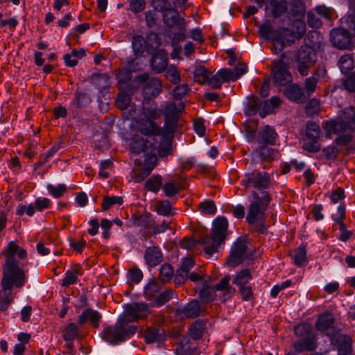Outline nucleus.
Wrapping results in <instances>:
<instances>
[{
	"label": "nucleus",
	"instance_id": "680f3d73",
	"mask_svg": "<svg viewBox=\"0 0 355 355\" xmlns=\"http://www.w3.org/2000/svg\"><path fill=\"white\" fill-rule=\"evenodd\" d=\"M200 297L206 302L214 300L216 297L215 288L212 286H204L200 291Z\"/></svg>",
	"mask_w": 355,
	"mask_h": 355
},
{
	"label": "nucleus",
	"instance_id": "7c9ffc66",
	"mask_svg": "<svg viewBox=\"0 0 355 355\" xmlns=\"http://www.w3.org/2000/svg\"><path fill=\"white\" fill-rule=\"evenodd\" d=\"M230 276L226 275L218 284L212 286L215 288L216 292L217 291L224 292L223 297L225 300L232 297L236 292L235 288L230 285Z\"/></svg>",
	"mask_w": 355,
	"mask_h": 355
},
{
	"label": "nucleus",
	"instance_id": "6e6552de",
	"mask_svg": "<svg viewBox=\"0 0 355 355\" xmlns=\"http://www.w3.org/2000/svg\"><path fill=\"white\" fill-rule=\"evenodd\" d=\"M136 331V327L130 324L125 320H119L114 326H109L104 330V338L111 344L130 338Z\"/></svg>",
	"mask_w": 355,
	"mask_h": 355
},
{
	"label": "nucleus",
	"instance_id": "052dcab7",
	"mask_svg": "<svg viewBox=\"0 0 355 355\" xmlns=\"http://www.w3.org/2000/svg\"><path fill=\"white\" fill-rule=\"evenodd\" d=\"M165 71L166 76L171 83L177 85L180 82V73L175 66L171 64Z\"/></svg>",
	"mask_w": 355,
	"mask_h": 355
},
{
	"label": "nucleus",
	"instance_id": "8fccbe9b",
	"mask_svg": "<svg viewBox=\"0 0 355 355\" xmlns=\"http://www.w3.org/2000/svg\"><path fill=\"white\" fill-rule=\"evenodd\" d=\"M156 212L161 216H167L173 215L171 202L167 200H158L155 204Z\"/></svg>",
	"mask_w": 355,
	"mask_h": 355
},
{
	"label": "nucleus",
	"instance_id": "f3484780",
	"mask_svg": "<svg viewBox=\"0 0 355 355\" xmlns=\"http://www.w3.org/2000/svg\"><path fill=\"white\" fill-rule=\"evenodd\" d=\"M137 127L140 132L146 136H159L162 134V128L157 125L155 121L145 117L137 121Z\"/></svg>",
	"mask_w": 355,
	"mask_h": 355
},
{
	"label": "nucleus",
	"instance_id": "20e7f679",
	"mask_svg": "<svg viewBox=\"0 0 355 355\" xmlns=\"http://www.w3.org/2000/svg\"><path fill=\"white\" fill-rule=\"evenodd\" d=\"M228 221L224 216H218L214 220L211 236H206L202 239L204 250L207 254L211 256L217 251L219 245L226 236Z\"/></svg>",
	"mask_w": 355,
	"mask_h": 355
},
{
	"label": "nucleus",
	"instance_id": "f03ea898",
	"mask_svg": "<svg viewBox=\"0 0 355 355\" xmlns=\"http://www.w3.org/2000/svg\"><path fill=\"white\" fill-rule=\"evenodd\" d=\"M271 200L268 191L252 192V199L249 200L247 207L245 221L250 225H255L256 230L261 234L267 231L265 222L267 218L266 211Z\"/></svg>",
	"mask_w": 355,
	"mask_h": 355
},
{
	"label": "nucleus",
	"instance_id": "2eb2a0df",
	"mask_svg": "<svg viewBox=\"0 0 355 355\" xmlns=\"http://www.w3.org/2000/svg\"><path fill=\"white\" fill-rule=\"evenodd\" d=\"M331 42L339 49H347L352 45L351 33L345 28H335L331 31Z\"/></svg>",
	"mask_w": 355,
	"mask_h": 355
},
{
	"label": "nucleus",
	"instance_id": "864d4df0",
	"mask_svg": "<svg viewBox=\"0 0 355 355\" xmlns=\"http://www.w3.org/2000/svg\"><path fill=\"white\" fill-rule=\"evenodd\" d=\"M209 73L205 67H196L193 72L194 80L200 85H203L207 81Z\"/></svg>",
	"mask_w": 355,
	"mask_h": 355
},
{
	"label": "nucleus",
	"instance_id": "bf43d9fd",
	"mask_svg": "<svg viewBox=\"0 0 355 355\" xmlns=\"http://www.w3.org/2000/svg\"><path fill=\"white\" fill-rule=\"evenodd\" d=\"M318 83V78L315 76L306 78L304 84V93L309 96L313 94L316 90Z\"/></svg>",
	"mask_w": 355,
	"mask_h": 355
},
{
	"label": "nucleus",
	"instance_id": "6e6d98bb",
	"mask_svg": "<svg viewBox=\"0 0 355 355\" xmlns=\"http://www.w3.org/2000/svg\"><path fill=\"white\" fill-rule=\"evenodd\" d=\"M339 153V149L336 146H328L322 150L320 157H324L326 160L334 162Z\"/></svg>",
	"mask_w": 355,
	"mask_h": 355
},
{
	"label": "nucleus",
	"instance_id": "a18cd8bd",
	"mask_svg": "<svg viewBox=\"0 0 355 355\" xmlns=\"http://www.w3.org/2000/svg\"><path fill=\"white\" fill-rule=\"evenodd\" d=\"M132 47L137 56L141 55L146 49L145 38L141 35H135L132 40Z\"/></svg>",
	"mask_w": 355,
	"mask_h": 355
},
{
	"label": "nucleus",
	"instance_id": "0e129e2a",
	"mask_svg": "<svg viewBox=\"0 0 355 355\" xmlns=\"http://www.w3.org/2000/svg\"><path fill=\"white\" fill-rule=\"evenodd\" d=\"M36 211L35 205L31 203L28 205L19 204L16 208V214L19 216H22L26 214L28 216L32 217Z\"/></svg>",
	"mask_w": 355,
	"mask_h": 355
},
{
	"label": "nucleus",
	"instance_id": "37998d69",
	"mask_svg": "<svg viewBox=\"0 0 355 355\" xmlns=\"http://www.w3.org/2000/svg\"><path fill=\"white\" fill-rule=\"evenodd\" d=\"M183 188L180 181H170L166 182L163 187V191L166 197L171 198L177 195Z\"/></svg>",
	"mask_w": 355,
	"mask_h": 355
},
{
	"label": "nucleus",
	"instance_id": "72a5a7b5",
	"mask_svg": "<svg viewBox=\"0 0 355 355\" xmlns=\"http://www.w3.org/2000/svg\"><path fill=\"white\" fill-rule=\"evenodd\" d=\"M184 109V105L183 103L177 105L174 102H167L164 109V114L165 117L179 119L180 113Z\"/></svg>",
	"mask_w": 355,
	"mask_h": 355
},
{
	"label": "nucleus",
	"instance_id": "7ed1b4c3",
	"mask_svg": "<svg viewBox=\"0 0 355 355\" xmlns=\"http://www.w3.org/2000/svg\"><path fill=\"white\" fill-rule=\"evenodd\" d=\"M306 24L304 21L300 20L293 23L291 29L280 28L275 29L269 22L262 24V33L266 37H275V40L283 42L285 46H291L297 40H300L306 33Z\"/></svg>",
	"mask_w": 355,
	"mask_h": 355
},
{
	"label": "nucleus",
	"instance_id": "5fc2aeb1",
	"mask_svg": "<svg viewBox=\"0 0 355 355\" xmlns=\"http://www.w3.org/2000/svg\"><path fill=\"white\" fill-rule=\"evenodd\" d=\"M145 19L148 27H156L159 20V11L155 8L146 11L145 12Z\"/></svg>",
	"mask_w": 355,
	"mask_h": 355
},
{
	"label": "nucleus",
	"instance_id": "f704fd0d",
	"mask_svg": "<svg viewBox=\"0 0 355 355\" xmlns=\"http://www.w3.org/2000/svg\"><path fill=\"white\" fill-rule=\"evenodd\" d=\"M338 67L343 74H347L355 67V62L352 54L343 55L338 61Z\"/></svg>",
	"mask_w": 355,
	"mask_h": 355
},
{
	"label": "nucleus",
	"instance_id": "473e14b6",
	"mask_svg": "<svg viewBox=\"0 0 355 355\" xmlns=\"http://www.w3.org/2000/svg\"><path fill=\"white\" fill-rule=\"evenodd\" d=\"M206 329V322L203 320H195L189 328V336L195 340L202 338Z\"/></svg>",
	"mask_w": 355,
	"mask_h": 355
},
{
	"label": "nucleus",
	"instance_id": "58836bf2",
	"mask_svg": "<svg viewBox=\"0 0 355 355\" xmlns=\"http://www.w3.org/2000/svg\"><path fill=\"white\" fill-rule=\"evenodd\" d=\"M257 156L262 160L271 161L277 159L279 155V152L272 148H269L267 145L260 146L255 150Z\"/></svg>",
	"mask_w": 355,
	"mask_h": 355
},
{
	"label": "nucleus",
	"instance_id": "3c124183",
	"mask_svg": "<svg viewBox=\"0 0 355 355\" xmlns=\"http://www.w3.org/2000/svg\"><path fill=\"white\" fill-rule=\"evenodd\" d=\"M162 185V179L159 175H153L145 183V188L153 193H157Z\"/></svg>",
	"mask_w": 355,
	"mask_h": 355
},
{
	"label": "nucleus",
	"instance_id": "0eeeda50",
	"mask_svg": "<svg viewBox=\"0 0 355 355\" xmlns=\"http://www.w3.org/2000/svg\"><path fill=\"white\" fill-rule=\"evenodd\" d=\"M317 51L309 45L301 46L294 54L295 68L300 76H308L311 67L317 62Z\"/></svg>",
	"mask_w": 355,
	"mask_h": 355
},
{
	"label": "nucleus",
	"instance_id": "09e8293b",
	"mask_svg": "<svg viewBox=\"0 0 355 355\" xmlns=\"http://www.w3.org/2000/svg\"><path fill=\"white\" fill-rule=\"evenodd\" d=\"M78 327L73 322L69 323L62 331V338L65 341H71L78 335Z\"/></svg>",
	"mask_w": 355,
	"mask_h": 355
},
{
	"label": "nucleus",
	"instance_id": "1a4fd4ad",
	"mask_svg": "<svg viewBox=\"0 0 355 355\" xmlns=\"http://www.w3.org/2000/svg\"><path fill=\"white\" fill-rule=\"evenodd\" d=\"M270 175L267 172L252 171L244 175L241 181V184L246 189L254 188L260 191H266L270 185Z\"/></svg>",
	"mask_w": 355,
	"mask_h": 355
},
{
	"label": "nucleus",
	"instance_id": "393cba45",
	"mask_svg": "<svg viewBox=\"0 0 355 355\" xmlns=\"http://www.w3.org/2000/svg\"><path fill=\"white\" fill-rule=\"evenodd\" d=\"M144 259L150 267H155L162 261V253L159 247L153 246L146 248L144 254Z\"/></svg>",
	"mask_w": 355,
	"mask_h": 355
},
{
	"label": "nucleus",
	"instance_id": "e433bc0d",
	"mask_svg": "<svg viewBox=\"0 0 355 355\" xmlns=\"http://www.w3.org/2000/svg\"><path fill=\"white\" fill-rule=\"evenodd\" d=\"M15 293L12 290H6L1 288L0 291V311L4 312L7 311L10 305L13 302Z\"/></svg>",
	"mask_w": 355,
	"mask_h": 355
},
{
	"label": "nucleus",
	"instance_id": "9b49d317",
	"mask_svg": "<svg viewBox=\"0 0 355 355\" xmlns=\"http://www.w3.org/2000/svg\"><path fill=\"white\" fill-rule=\"evenodd\" d=\"M331 344L337 351L338 355H352L353 352L352 337L347 334L328 335Z\"/></svg>",
	"mask_w": 355,
	"mask_h": 355
},
{
	"label": "nucleus",
	"instance_id": "a211bd4d",
	"mask_svg": "<svg viewBox=\"0 0 355 355\" xmlns=\"http://www.w3.org/2000/svg\"><path fill=\"white\" fill-rule=\"evenodd\" d=\"M318 347V338L316 336L301 338L293 344V348L297 353L304 352H313Z\"/></svg>",
	"mask_w": 355,
	"mask_h": 355
},
{
	"label": "nucleus",
	"instance_id": "4468645a",
	"mask_svg": "<svg viewBox=\"0 0 355 355\" xmlns=\"http://www.w3.org/2000/svg\"><path fill=\"white\" fill-rule=\"evenodd\" d=\"M156 148L155 139L150 137L144 139L140 135H135L132 139L130 144V151L135 155H139L141 153H148V152H154Z\"/></svg>",
	"mask_w": 355,
	"mask_h": 355
},
{
	"label": "nucleus",
	"instance_id": "39448f33",
	"mask_svg": "<svg viewBox=\"0 0 355 355\" xmlns=\"http://www.w3.org/2000/svg\"><path fill=\"white\" fill-rule=\"evenodd\" d=\"M292 62L290 51L282 53L279 58L272 61L271 76L275 85L284 86L292 81V75L289 71Z\"/></svg>",
	"mask_w": 355,
	"mask_h": 355
},
{
	"label": "nucleus",
	"instance_id": "f257e3e1",
	"mask_svg": "<svg viewBox=\"0 0 355 355\" xmlns=\"http://www.w3.org/2000/svg\"><path fill=\"white\" fill-rule=\"evenodd\" d=\"M27 251L21 248L16 241H10L3 249L1 254L5 257L2 265L1 288L12 290L21 288L28 282L27 270H25L16 259L24 260L27 258Z\"/></svg>",
	"mask_w": 355,
	"mask_h": 355
},
{
	"label": "nucleus",
	"instance_id": "338daca9",
	"mask_svg": "<svg viewBox=\"0 0 355 355\" xmlns=\"http://www.w3.org/2000/svg\"><path fill=\"white\" fill-rule=\"evenodd\" d=\"M175 293L173 290L168 289L161 293L155 300L156 305L162 306L173 299L175 296Z\"/></svg>",
	"mask_w": 355,
	"mask_h": 355
},
{
	"label": "nucleus",
	"instance_id": "a19ab883",
	"mask_svg": "<svg viewBox=\"0 0 355 355\" xmlns=\"http://www.w3.org/2000/svg\"><path fill=\"white\" fill-rule=\"evenodd\" d=\"M144 338L148 344L159 342L162 340L163 332L155 327L147 328L144 332Z\"/></svg>",
	"mask_w": 355,
	"mask_h": 355
},
{
	"label": "nucleus",
	"instance_id": "4c0bfd02",
	"mask_svg": "<svg viewBox=\"0 0 355 355\" xmlns=\"http://www.w3.org/2000/svg\"><path fill=\"white\" fill-rule=\"evenodd\" d=\"M269 5L270 12L275 17L282 16L288 9V4L286 0H270Z\"/></svg>",
	"mask_w": 355,
	"mask_h": 355
},
{
	"label": "nucleus",
	"instance_id": "412c9836",
	"mask_svg": "<svg viewBox=\"0 0 355 355\" xmlns=\"http://www.w3.org/2000/svg\"><path fill=\"white\" fill-rule=\"evenodd\" d=\"M142 115L146 119L155 121L160 117L161 111L155 101L145 97L143 101Z\"/></svg>",
	"mask_w": 355,
	"mask_h": 355
},
{
	"label": "nucleus",
	"instance_id": "e2e57ef3",
	"mask_svg": "<svg viewBox=\"0 0 355 355\" xmlns=\"http://www.w3.org/2000/svg\"><path fill=\"white\" fill-rule=\"evenodd\" d=\"M113 168V162L111 159H105L101 162L99 176L103 179H106L110 177V171Z\"/></svg>",
	"mask_w": 355,
	"mask_h": 355
},
{
	"label": "nucleus",
	"instance_id": "de8ad7c7",
	"mask_svg": "<svg viewBox=\"0 0 355 355\" xmlns=\"http://www.w3.org/2000/svg\"><path fill=\"white\" fill-rule=\"evenodd\" d=\"M46 189L49 193L54 198H59L63 196L68 191V187L63 183L53 185L49 184L46 186Z\"/></svg>",
	"mask_w": 355,
	"mask_h": 355
},
{
	"label": "nucleus",
	"instance_id": "b1692460",
	"mask_svg": "<svg viewBox=\"0 0 355 355\" xmlns=\"http://www.w3.org/2000/svg\"><path fill=\"white\" fill-rule=\"evenodd\" d=\"M289 256L295 266L299 268L305 266L308 263L306 244L302 243L297 248L291 251Z\"/></svg>",
	"mask_w": 355,
	"mask_h": 355
},
{
	"label": "nucleus",
	"instance_id": "ddd939ff",
	"mask_svg": "<svg viewBox=\"0 0 355 355\" xmlns=\"http://www.w3.org/2000/svg\"><path fill=\"white\" fill-rule=\"evenodd\" d=\"M247 251V240L245 237H239L234 242L231 250L228 263L232 266H239L245 258Z\"/></svg>",
	"mask_w": 355,
	"mask_h": 355
},
{
	"label": "nucleus",
	"instance_id": "c03bdc74",
	"mask_svg": "<svg viewBox=\"0 0 355 355\" xmlns=\"http://www.w3.org/2000/svg\"><path fill=\"white\" fill-rule=\"evenodd\" d=\"M261 107V101L259 98L254 96L250 97L245 107V114L249 116H254L258 112H259Z\"/></svg>",
	"mask_w": 355,
	"mask_h": 355
},
{
	"label": "nucleus",
	"instance_id": "a878e982",
	"mask_svg": "<svg viewBox=\"0 0 355 355\" xmlns=\"http://www.w3.org/2000/svg\"><path fill=\"white\" fill-rule=\"evenodd\" d=\"M288 14L293 19V22L302 20L306 14V7L304 3L301 0H294L291 3Z\"/></svg>",
	"mask_w": 355,
	"mask_h": 355
},
{
	"label": "nucleus",
	"instance_id": "ea45409f",
	"mask_svg": "<svg viewBox=\"0 0 355 355\" xmlns=\"http://www.w3.org/2000/svg\"><path fill=\"white\" fill-rule=\"evenodd\" d=\"M252 279V274L249 268L242 269L237 272L233 280V284L238 287L246 286Z\"/></svg>",
	"mask_w": 355,
	"mask_h": 355
},
{
	"label": "nucleus",
	"instance_id": "69168bd1",
	"mask_svg": "<svg viewBox=\"0 0 355 355\" xmlns=\"http://www.w3.org/2000/svg\"><path fill=\"white\" fill-rule=\"evenodd\" d=\"M199 209L201 213L207 215H214L216 212V207L211 200H205L199 205Z\"/></svg>",
	"mask_w": 355,
	"mask_h": 355
},
{
	"label": "nucleus",
	"instance_id": "9d476101",
	"mask_svg": "<svg viewBox=\"0 0 355 355\" xmlns=\"http://www.w3.org/2000/svg\"><path fill=\"white\" fill-rule=\"evenodd\" d=\"M321 134L320 125L313 121H309L306 125L305 139L302 148L309 153H318L321 148L318 139Z\"/></svg>",
	"mask_w": 355,
	"mask_h": 355
},
{
	"label": "nucleus",
	"instance_id": "6ab92c4d",
	"mask_svg": "<svg viewBox=\"0 0 355 355\" xmlns=\"http://www.w3.org/2000/svg\"><path fill=\"white\" fill-rule=\"evenodd\" d=\"M83 274V269L80 263L73 265L65 272L64 277L61 281V286L67 288L77 283L78 277Z\"/></svg>",
	"mask_w": 355,
	"mask_h": 355
},
{
	"label": "nucleus",
	"instance_id": "774afa93",
	"mask_svg": "<svg viewBox=\"0 0 355 355\" xmlns=\"http://www.w3.org/2000/svg\"><path fill=\"white\" fill-rule=\"evenodd\" d=\"M343 25L347 26L355 36V12L347 14L340 19Z\"/></svg>",
	"mask_w": 355,
	"mask_h": 355
},
{
	"label": "nucleus",
	"instance_id": "603ef678",
	"mask_svg": "<svg viewBox=\"0 0 355 355\" xmlns=\"http://www.w3.org/2000/svg\"><path fill=\"white\" fill-rule=\"evenodd\" d=\"M123 203V199L121 196H107L103 198L102 209L107 211L115 205H121Z\"/></svg>",
	"mask_w": 355,
	"mask_h": 355
},
{
	"label": "nucleus",
	"instance_id": "5701e85b",
	"mask_svg": "<svg viewBox=\"0 0 355 355\" xmlns=\"http://www.w3.org/2000/svg\"><path fill=\"white\" fill-rule=\"evenodd\" d=\"M277 136L273 127L266 125L259 131L257 141L259 144L275 145Z\"/></svg>",
	"mask_w": 355,
	"mask_h": 355
},
{
	"label": "nucleus",
	"instance_id": "2f4dec72",
	"mask_svg": "<svg viewBox=\"0 0 355 355\" xmlns=\"http://www.w3.org/2000/svg\"><path fill=\"white\" fill-rule=\"evenodd\" d=\"M162 90V83L157 78H150L143 89L144 94L147 96H157Z\"/></svg>",
	"mask_w": 355,
	"mask_h": 355
},
{
	"label": "nucleus",
	"instance_id": "bb28decb",
	"mask_svg": "<svg viewBox=\"0 0 355 355\" xmlns=\"http://www.w3.org/2000/svg\"><path fill=\"white\" fill-rule=\"evenodd\" d=\"M131 93L127 94L124 91H121L119 92L117 96V99L116 101V105L118 108L121 110H125L128 107H130V111L133 112V114L130 113L129 116H125L124 117L129 120L131 118L132 115L135 114V105H131Z\"/></svg>",
	"mask_w": 355,
	"mask_h": 355
},
{
	"label": "nucleus",
	"instance_id": "cd10ccee",
	"mask_svg": "<svg viewBox=\"0 0 355 355\" xmlns=\"http://www.w3.org/2000/svg\"><path fill=\"white\" fill-rule=\"evenodd\" d=\"M201 311L200 304L198 300H193L187 304L184 307L180 308L177 312L183 314L189 318H194L198 317Z\"/></svg>",
	"mask_w": 355,
	"mask_h": 355
},
{
	"label": "nucleus",
	"instance_id": "c9c22d12",
	"mask_svg": "<svg viewBox=\"0 0 355 355\" xmlns=\"http://www.w3.org/2000/svg\"><path fill=\"white\" fill-rule=\"evenodd\" d=\"M334 322V320L331 314H321L315 322V327L318 331L324 332L333 326Z\"/></svg>",
	"mask_w": 355,
	"mask_h": 355
},
{
	"label": "nucleus",
	"instance_id": "423d86ee",
	"mask_svg": "<svg viewBox=\"0 0 355 355\" xmlns=\"http://www.w3.org/2000/svg\"><path fill=\"white\" fill-rule=\"evenodd\" d=\"M341 119L326 121L324 128L329 137L331 135H340L347 129L355 131V107L350 105L341 111Z\"/></svg>",
	"mask_w": 355,
	"mask_h": 355
},
{
	"label": "nucleus",
	"instance_id": "dca6fc26",
	"mask_svg": "<svg viewBox=\"0 0 355 355\" xmlns=\"http://www.w3.org/2000/svg\"><path fill=\"white\" fill-rule=\"evenodd\" d=\"M162 17L163 23L169 28L176 27L178 29H184L187 27L184 18L180 16L177 9L173 7L162 13Z\"/></svg>",
	"mask_w": 355,
	"mask_h": 355
},
{
	"label": "nucleus",
	"instance_id": "aec40b11",
	"mask_svg": "<svg viewBox=\"0 0 355 355\" xmlns=\"http://www.w3.org/2000/svg\"><path fill=\"white\" fill-rule=\"evenodd\" d=\"M152 70L157 73L164 72L168 67V54L164 51H158L150 61Z\"/></svg>",
	"mask_w": 355,
	"mask_h": 355
},
{
	"label": "nucleus",
	"instance_id": "f8f14e48",
	"mask_svg": "<svg viewBox=\"0 0 355 355\" xmlns=\"http://www.w3.org/2000/svg\"><path fill=\"white\" fill-rule=\"evenodd\" d=\"M125 315L123 319L129 323L147 318L150 313V309L145 302H133L125 304Z\"/></svg>",
	"mask_w": 355,
	"mask_h": 355
},
{
	"label": "nucleus",
	"instance_id": "13d9d810",
	"mask_svg": "<svg viewBox=\"0 0 355 355\" xmlns=\"http://www.w3.org/2000/svg\"><path fill=\"white\" fill-rule=\"evenodd\" d=\"M261 31H262V25H261L259 28V35L261 37L264 38L265 40H271L272 42V45L271 46L270 49L274 54L277 55L284 50V49L285 48L286 46L283 42H279L280 44H279V42L275 40L276 37H272V35H270V37L264 36L263 35ZM269 35H271V34H269Z\"/></svg>",
	"mask_w": 355,
	"mask_h": 355
},
{
	"label": "nucleus",
	"instance_id": "4be33fe9",
	"mask_svg": "<svg viewBox=\"0 0 355 355\" xmlns=\"http://www.w3.org/2000/svg\"><path fill=\"white\" fill-rule=\"evenodd\" d=\"M102 318L101 314L96 310L88 308L84 310L78 318L79 324L89 322L94 328H98Z\"/></svg>",
	"mask_w": 355,
	"mask_h": 355
},
{
	"label": "nucleus",
	"instance_id": "c756f323",
	"mask_svg": "<svg viewBox=\"0 0 355 355\" xmlns=\"http://www.w3.org/2000/svg\"><path fill=\"white\" fill-rule=\"evenodd\" d=\"M195 262L191 257H187L183 259L180 268L177 271V275L175 277L176 284L184 281L188 278V274L190 270L194 266Z\"/></svg>",
	"mask_w": 355,
	"mask_h": 355
},
{
	"label": "nucleus",
	"instance_id": "49530a36",
	"mask_svg": "<svg viewBox=\"0 0 355 355\" xmlns=\"http://www.w3.org/2000/svg\"><path fill=\"white\" fill-rule=\"evenodd\" d=\"M150 168L148 169L144 166H138L132 169L131 178L136 182L139 183L144 181L150 174Z\"/></svg>",
	"mask_w": 355,
	"mask_h": 355
},
{
	"label": "nucleus",
	"instance_id": "79ce46f5",
	"mask_svg": "<svg viewBox=\"0 0 355 355\" xmlns=\"http://www.w3.org/2000/svg\"><path fill=\"white\" fill-rule=\"evenodd\" d=\"M294 334L297 337L300 338L316 336L313 332L312 325L307 322H302L295 326L294 328Z\"/></svg>",
	"mask_w": 355,
	"mask_h": 355
},
{
	"label": "nucleus",
	"instance_id": "4d7b16f0",
	"mask_svg": "<svg viewBox=\"0 0 355 355\" xmlns=\"http://www.w3.org/2000/svg\"><path fill=\"white\" fill-rule=\"evenodd\" d=\"M174 274L173 268L171 264H163L159 270V279L163 283L169 282Z\"/></svg>",
	"mask_w": 355,
	"mask_h": 355
},
{
	"label": "nucleus",
	"instance_id": "c85d7f7f",
	"mask_svg": "<svg viewBox=\"0 0 355 355\" xmlns=\"http://www.w3.org/2000/svg\"><path fill=\"white\" fill-rule=\"evenodd\" d=\"M284 94L289 100L297 103H302L306 100L304 90L297 84H293L287 87Z\"/></svg>",
	"mask_w": 355,
	"mask_h": 355
}]
</instances>
